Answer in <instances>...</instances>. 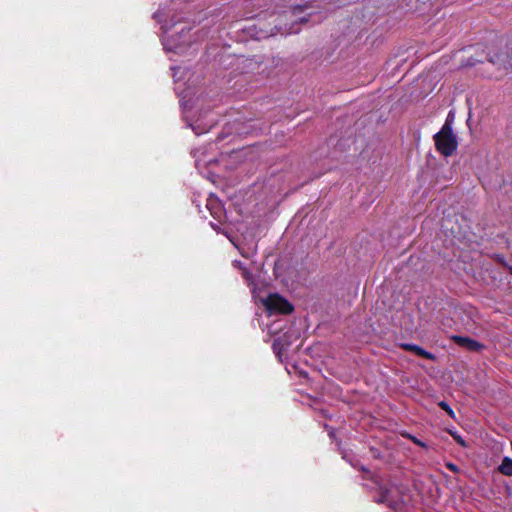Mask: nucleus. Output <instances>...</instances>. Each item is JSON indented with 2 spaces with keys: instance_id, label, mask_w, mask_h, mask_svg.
I'll use <instances>...</instances> for the list:
<instances>
[{
  "instance_id": "5701e85b",
  "label": "nucleus",
  "mask_w": 512,
  "mask_h": 512,
  "mask_svg": "<svg viewBox=\"0 0 512 512\" xmlns=\"http://www.w3.org/2000/svg\"><path fill=\"white\" fill-rule=\"evenodd\" d=\"M228 240H230V241H231L235 246H237V245L233 242V240L231 239V237H228Z\"/></svg>"
},
{
  "instance_id": "dca6fc26",
  "label": "nucleus",
  "mask_w": 512,
  "mask_h": 512,
  "mask_svg": "<svg viewBox=\"0 0 512 512\" xmlns=\"http://www.w3.org/2000/svg\"><path fill=\"white\" fill-rule=\"evenodd\" d=\"M447 467H448L450 470H452V471H456V470H457L456 465H455V464H452V463H449V464L447 465Z\"/></svg>"
},
{
  "instance_id": "412c9836",
  "label": "nucleus",
  "mask_w": 512,
  "mask_h": 512,
  "mask_svg": "<svg viewBox=\"0 0 512 512\" xmlns=\"http://www.w3.org/2000/svg\"><path fill=\"white\" fill-rule=\"evenodd\" d=\"M334 435H335L334 430H330V431H329V436H330L331 438H334Z\"/></svg>"
},
{
  "instance_id": "9d476101",
  "label": "nucleus",
  "mask_w": 512,
  "mask_h": 512,
  "mask_svg": "<svg viewBox=\"0 0 512 512\" xmlns=\"http://www.w3.org/2000/svg\"><path fill=\"white\" fill-rule=\"evenodd\" d=\"M401 347L406 351H410V352L414 353L415 355L426 358L428 360L433 361L436 359L434 354L423 349L419 345L412 344V343H403V344H401Z\"/></svg>"
},
{
  "instance_id": "4be33fe9",
  "label": "nucleus",
  "mask_w": 512,
  "mask_h": 512,
  "mask_svg": "<svg viewBox=\"0 0 512 512\" xmlns=\"http://www.w3.org/2000/svg\"><path fill=\"white\" fill-rule=\"evenodd\" d=\"M416 443H417L418 445H420V446H425V444H424L423 442H421V441H417Z\"/></svg>"
},
{
  "instance_id": "aec40b11",
  "label": "nucleus",
  "mask_w": 512,
  "mask_h": 512,
  "mask_svg": "<svg viewBox=\"0 0 512 512\" xmlns=\"http://www.w3.org/2000/svg\"><path fill=\"white\" fill-rule=\"evenodd\" d=\"M236 247L239 249V251L242 254V256L248 257V254L244 253L238 246H236Z\"/></svg>"
},
{
  "instance_id": "20e7f679",
  "label": "nucleus",
  "mask_w": 512,
  "mask_h": 512,
  "mask_svg": "<svg viewBox=\"0 0 512 512\" xmlns=\"http://www.w3.org/2000/svg\"><path fill=\"white\" fill-rule=\"evenodd\" d=\"M376 502L387 504L393 512H408L405 504L402 491L399 487L394 485L379 486V496L376 498Z\"/></svg>"
},
{
  "instance_id": "2eb2a0df",
  "label": "nucleus",
  "mask_w": 512,
  "mask_h": 512,
  "mask_svg": "<svg viewBox=\"0 0 512 512\" xmlns=\"http://www.w3.org/2000/svg\"><path fill=\"white\" fill-rule=\"evenodd\" d=\"M293 25H295V23H293ZM298 32H299V29L292 26L286 33L290 34V33H298Z\"/></svg>"
},
{
  "instance_id": "a211bd4d",
  "label": "nucleus",
  "mask_w": 512,
  "mask_h": 512,
  "mask_svg": "<svg viewBox=\"0 0 512 512\" xmlns=\"http://www.w3.org/2000/svg\"><path fill=\"white\" fill-rule=\"evenodd\" d=\"M210 225L214 230H216L217 232L219 231L218 225L214 224L213 222H211Z\"/></svg>"
},
{
  "instance_id": "39448f33",
  "label": "nucleus",
  "mask_w": 512,
  "mask_h": 512,
  "mask_svg": "<svg viewBox=\"0 0 512 512\" xmlns=\"http://www.w3.org/2000/svg\"><path fill=\"white\" fill-rule=\"evenodd\" d=\"M434 140L437 151L446 157L451 156L458 147L457 137L448 121L434 135Z\"/></svg>"
},
{
  "instance_id": "f257e3e1",
  "label": "nucleus",
  "mask_w": 512,
  "mask_h": 512,
  "mask_svg": "<svg viewBox=\"0 0 512 512\" xmlns=\"http://www.w3.org/2000/svg\"><path fill=\"white\" fill-rule=\"evenodd\" d=\"M153 17L161 25L163 32L162 44L166 53L184 54L191 48V28L186 24L177 32V38L174 35L168 34L172 27L178 24V21L174 19L175 15H171L170 9L160 8L153 14Z\"/></svg>"
},
{
  "instance_id": "0eeeda50",
  "label": "nucleus",
  "mask_w": 512,
  "mask_h": 512,
  "mask_svg": "<svg viewBox=\"0 0 512 512\" xmlns=\"http://www.w3.org/2000/svg\"><path fill=\"white\" fill-rule=\"evenodd\" d=\"M206 207L214 218L221 219L225 215L221 201L214 194L209 195Z\"/></svg>"
},
{
  "instance_id": "423d86ee",
  "label": "nucleus",
  "mask_w": 512,
  "mask_h": 512,
  "mask_svg": "<svg viewBox=\"0 0 512 512\" xmlns=\"http://www.w3.org/2000/svg\"><path fill=\"white\" fill-rule=\"evenodd\" d=\"M489 62L497 67L502 74H507L512 69V54L509 49L501 50L499 53L490 56Z\"/></svg>"
},
{
  "instance_id": "1a4fd4ad",
  "label": "nucleus",
  "mask_w": 512,
  "mask_h": 512,
  "mask_svg": "<svg viewBox=\"0 0 512 512\" xmlns=\"http://www.w3.org/2000/svg\"><path fill=\"white\" fill-rule=\"evenodd\" d=\"M286 336L287 333H285L283 337H278L273 341V351L281 362H283L285 353L290 346V342L285 339Z\"/></svg>"
},
{
  "instance_id": "f03ea898",
  "label": "nucleus",
  "mask_w": 512,
  "mask_h": 512,
  "mask_svg": "<svg viewBox=\"0 0 512 512\" xmlns=\"http://www.w3.org/2000/svg\"><path fill=\"white\" fill-rule=\"evenodd\" d=\"M234 267L242 270V275L251 287L252 297L255 303H261L269 316L277 314H289L293 311V306L279 294H266L264 287L258 288L254 282L253 275L242 265L241 261H233Z\"/></svg>"
},
{
  "instance_id": "9b49d317",
  "label": "nucleus",
  "mask_w": 512,
  "mask_h": 512,
  "mask_svg": "<svg viewBox=\"0 0 512 512\" xmlns=\"http://www.w3.org/2000/svg\"><path fill=\"white\" fill-rule=\"evenodd\" d=\"M500 473L506 476H512V459L510 457H504L501 464L498 467Z\"/></svg>"
},
{
  "instance_id": "ddd939ff",
  "label": "nucleus",
  "mask_w": 512,
  "mask_h": 512,
  "mask_svg": "<svg viewBox=\"0 0 512 512\" xmlns=\"http://www.w3.org/2000/svg\"><path fill=\"white\" fill-rule=\"evenodd\" d=\"M450 434L452 435V437L456 440V442L458 444H460L463 447L466 446V443H465L464 439L457 432L450 431Z\"/></svg>"
},
{
  "instance_id": "6e6552de",
  "label": "nucleus",
  "mask_w": 512,
  "mask_h": 512,
  "mask_svg": "<svg viewBox=\"0 0 512 512\" xmlns=\"http://www.w3.org/2000/svg\"><path fill=\"white\" fill-rule=\"evenodd\" d=\"M452 340L460 347H463L469 351H479L483 348L481 343L470 337L453 335Z\"/></svg>"
},
{
  "instance_id": "f8f14e48",
  "label": "nucleus",
  "mask_w": 512,
  "mask_h": 512,
  "mask_svg": "<svg viewBox=\"0 0 512 512\" xmlns=\"http://www.w3.org/2000/svg\"><path fill=\"white\" fill-rule=\"evenodd\" d=\"M439 407L441 409H443L444 411H446L449 416L454 418V411L452 410V408L449 406V404L447 402H445V401L439 402Z\"/></svg>"
},
{
  "instance_id": "6ab92c4d",
  "label": "nucleus",
  "mask_w": 512,
  "mask_h": 512,
  "mask_svg": "<svg viewBox=\"0 0 512 512\" xmlns=\"http://www.w3.org/2000/svg\"><path fill=\"white\" fill-rule=\"evenodd\" d=\"M298 20H299V22H301V23H304V22H307V21H308V19H307L306 17H299V18H298Z\"/></svg>"
},
{
  "instance_id": "7ed1b4c3",
  "label": "nucleus",
  "mask_w": 512,
  "mask_h": 512,
  "mask_svg": "<svg viewBox=\"0 0 512 512\" xmlns=\"http://www.w3.org/2000/svg\"><path fill=\"white\" fill-rule=\"evenodd\" d=\"M171 70L173 71V78L176 85L175 92L180 99L179 102L183 112V119L187 123V126L190 127L196 135L208 132L214 124L213 121L202 125L199 120L195 122L189 120L187 115L188 110L193 106L192 95H194V91L190 86L184 87L185 82L182 83V80H184L186 76H190L191 71L181 66H172Z\"/></svg>"
},
{
  "instance_id": "4468645a",
  "label": "nucleus",
  "mask_w": 512,
  "mask_h": 512,
  "mask_svg": "<svg viewBox=\"0 0 512 512\" xmlns=\"http://www.w3.org/2000/svg\"><path fill=\"white\" fill-rule=\"evenodd\" d=\"M278 327H274V324L268 327V332L270 334H276L278 332Z\"/></svg>"
},
{
  "instance_id": "f3484780",
  "label": "nucleus",
  "mask_w": 512,
  "mask_h": 512,
  "mask_svg": "<svg viewBox=\"0 0 512 512\" xmlns=\"http://www.w3.org/2000/svg\"><path fill=\"white\" fill-rule=\"evenodd\" d=\"M476 62L472 59H469L468 62L465 64L466 66H474Z\"/></svg>"
}]
</instances>
